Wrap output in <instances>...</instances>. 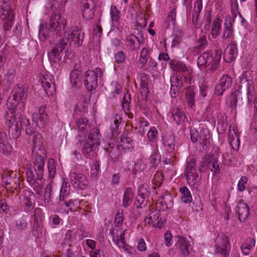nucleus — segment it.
I'll return each instance as SVG.
<instances>
[{"mask_svg":"<svg viewBox=\"0 0 257 257\" xmlns=\"http://www.w3.org/2000/svg\"><path fill=\"white\" fill-rule=\"evenodd\" d=\"M69 188L70 187L67 186L66 184L65 186L63 185L60 191V201H64L67 196H68L70 193Z\"/></svg>","mask_w":257,"mask_h":257,"instance_id":"obj_55","label":"nucleus"},{"mask_svg":"<svg viewBox=\"0 0 257 257\" xmlns=\"http://www.w3.org/2000/svg\"><path fill=\"white\" fill-rule=\"evenodd\" d=\"M48 169L49 176L53 177L56 171L54 159L51 158L49 159L48 161Z\"/></svg>","mask_w":257,"mask_h":257,"instance_id":"obj_57","label":"nucleus"},{"mask_svg":"<svg viewBox=\"0 0 257 257\" xmlns=\"http://www.w3.org/2000/svg\"><path fill=\"white\" fill-rule=\"evenodd\" d=\"M233 29L232 28V24L231 21L225 22L222 37L223 39H226L230 38L233 35Z\"/></svg>","mask_w":257,"mask_h":257,"instance_id":"obj_39","label":"nucleus"},{"mask_svg":"<svg viewBox=\"0 0 257 257\" xmlns=\"http://www.w3.org/2000/svg\"><path fill=\"white\" fill-rule=\"evenodd\" d=\"M82 16L88 21L92 19L94 15L95 5L93 0H83L81 3Z\"/></svg>","mask_w":257,"mask_h":257,"instance_id":"obj_14","label":"nucleus"},{"mask_svg":"<svg viewBox=\"0 0 257 257\" xmlns=\"http://www.w3.org/2000/svg\"><path fill=\"white\" fill-rule=\"evenodd\" d=\"M125 230L119 233L118 230L111 233L113 241L119 248L123 249L125 253H131L130 247L124 241Z\"/></svg>","mask_w":257,"mask_h":257,"instance_id":"obj_13","label":"nucleus"},{"mask_svg":"<svg viewBox=\"0 0 257 257\" xmlns=\"http://www.w3.org/2000/svg\"><path fill=\"white\" fill-rule=\"evenodd\" d=\"M15 14L10 7V0L0 1V19L4 21V30L7 31L11 29L13 24Z\"/></svg>","mask_w":257,"mask_h":257,"instance_id":"obj_4","label":"nucleus"},{"mask_svg":"<svg viewBox=\"0 0 257 257\" xmlns=\"http://www.w3.org/2000/svg\"><path fill=\"white\" fill-rule=\"evenodd\" d=\"M93 30V34L91 44L93 46L97 47L100 44V38L102 33V29L99 25L96 24L94 26Z\"/></svg>","mask_w":257,"mask_h":257,"instance_id":"obj_22","label":"nucleus"},{"mask_svg":"<svg viewBox=\"0 0 257 257\" xmlns=\"http://www.w3.org/2000/svg\"><path fill=\"white\" fill-rule=\"evenodd\" d=\"M180 191L181 193V200L185 203H189L192 201V198L189 189L183 186L180 188Z\"/></svg>","mask_w":257,"mask_h":257,"instance_id":"obj_38","label":"nucleus"},{"mask_svg":"<svg viewBox=\"0 0 257 257\" xmlns=\"http://www.w3.org/2000/svg\"><path fill=\"white\" fill-rule=\"evenodd\" d=\"M230 249L229 240L228 237L223 234L219 235L215 240L216 252L224 254L225 256Z\"/></svg>","mask_w":257,"mask_h":257,"instance_id":"obj_11","label":"nucleus"},{"mask_svg":"<svg viewBox=\"0 0 257 257\" xmlns=\"http://www.w3.org/2000/svg\"><path fill=\"white\" fill-rule=\"evenodd\" d=\"M103 74V71L99 67L94 70H89L85 72L84 83L88 91H91L96 89L98 86V78H100Z\"/></svg>","mask_w":257,"mask_h":257,"instance_id":"obj_6","label":"nucleus"},{"mask_svg":"<svg viewBox=\"0 0 257 257\" xmlns=\"http://www.w3.org/2000/svg\"><path fill=\"white\" fill-rule=\"evenodd\" d=\"M170 66L174 71L180 72L188 71V68L185 64L176 60H171L170 62Z\"/></svg>","mask_w":257,"mask_h":257,"instance_id":"obj_35","label":"nucleus"},{"mask_svg":"<svg viewBox=\"0 0 257 257\" xmlns=\"http://www.w3.org/2000/svg\"><path fill=\"white\" fill-rule=\"evenodd\" d=\"M199 143L206 145L210 138L208 131L206 129L201 130L199 134Z\"/></svg>","mask_w":257,"mask_h":257,"instance_id":"obj_46","label":"nucleus"},{"mask_svg":"<svg viewBox=\"0 0 257 257\" xmlns=\"http://www.w3.org/2000/svg\"><path fill=\"white\" fill-rule=\"evenodd\" d=\"M196 45L194 47V51L198 54L206 48L208 45V41L206 36L204 35L199 37L196 42Z\"/></svg>","mask_w":257,"mask_h":257,"instance_id":"obj_31","label":"nucleus"},{"mask_svg":"<svg viewBox=\"0 0 257 257\" xmlns=\"http://www.w3.org/2000/svg\"><path fill=\"white\" fill-rule=\"evenodd\" d=\"M72 185L75 188L84 189L87 185L86 177L83 174L71 172L69 175Z\"/></svg>","mask_w":257,"mask_h":257,"instance_id":"obj_15","label":"nucleus"},{"mask_svg":"<svg viewBox=\"0 0 257 257\" xmlns=\"http://www.w3.org/2000/svg\"><path fill=\"white\" fill-rule=\"evenodd\" d=\"M84 35V32L76 28L72 31H69L67 34H65V37L67 39L65 40L67 42H69L70 45L78 47L82 44Z\"/></svg>","mask_w":257,"mask_h":257,"instance_id":"obj_9","label":"nucleus"},{"mask_svg":"<svg viewBox=\"0 0 257 257\" xmlns=\"http://www.w3.org/2000/svg\"><path fill=\"white\" fill-rule=\"evenodd\" d=\"M247 182V178L245 176H242L239 180L237 184V189L240 192H242L245 189V185Z\"/></svg>","mask_w":257,"mask_h":257,"instance_id":"obj_61","label":"nucleus"},{"mask_svg":"<svg viewBox=\"0 0 257 257\" xmlns=\"http://www.w3.org/2000/svg\"><path fill=\"white\" fill-rule=\"evenodd\" d=\"M231 126H230L228 135V141L233 149L237 150L240 145L239 137L235 131L234 126H233L232 130H231Z\"/></svg>","mask_w":257,"mask_h":257,"instance_id":"obj_20","label":"nucleus"},{"mask_svg":"<svg viewBox=\"0 0 257 257\" xmlns=\"http://www.w3.org/2000/svg\"><path fill=\"white\" fill-rule=\"evenodd\" d=\"M134 197V190L131 188L125 189L123 194L122 206L126 208L131 205Z\"/></svg>","mask_w":257,"mask_h":257,"instance_id":"obj_29","label":"nucleus"},{"mask_svg":"<svg viewBox=\"0 0 257 257\" xmlns=\"http://www.w3.org/2000/svg\"><path fill=\"white\" fill-rule=\"evenodd\" d=\"M255 245L254 238L248 237L240 246L242 253L245 255H249L254 249Z\"/></svg>","mask_w":257,"mask_h":257,"instance_id":"obj_21","label":"nucleus"},{"mask_svg":"<svg viewBox=\"0 0 257 257\" xmlns=\"http://www.w3.org/2000/svg\"><path fill=\"white\" fill-rule=\"evenodd\" d=\"M100 171V165L99 162L95 160L92 163L91 173L94 176H96Z\"/></svg>","mask_w":257,"mask_h":257,"instance_id":"obj_63","label":"nucleus"},{"mask_svg":"<svg viewBox=\"0 0 257 257\" xmlns=\"http://www.w3.org/2000/svg\"><path fill=\"white\" fill-rule=\"evenodd\" d=\"M252 82L248 81L247 79L242 80L240 82V84L238 86L236 91L234 92V94H232L230 96H243L247 95L252 96L254 95V86L252 85Z\"/></svg>","mask_w":257,"mask_h":257,"instance_id":"obj_10","label":"nucleus"},{"mask_svg":"<svg viewBox=\"0 0 257 257\" xmlns=\"http://www.w3.org/2000/svg\"><path fill=\"white\" fill-rule=\"evenodd\" d=\"M34 224H42L43 221V213L42 210L37 208L35 209L34 214Z\"/></svg>","mask_w":257,"mask_h":257,"instance_id":"obj_50","label":"nucleus"},{"mask_svg":"<svg viewBox=\"0 0 257 257\" xmlns=\"http://www.w3.org/2000/svg\"><path fill=\"white\" fill-rule=\"evenodd\" d=\"M101 138V135L99 132V130L96 127H94L89 132L87 140L99 146Z\"/></svg>","mask_w":257,"mask_h":257,"instance_id":"obj_26","label":"nucleus"},{"mask_svg":"<svg viewBox=\"0 0 257 257\" xmlns=\"http://www.w3.org/2000/svg\"><path fill=\"white\" fill-rule=\"evenodd\" d=\"M76 125L80 132L85 135V132L87 131V120L85 118H78L76 122Z\"/></svg>","mask_w":257,"mask_h":257,"instance_id":"obj_44","label":"nucleus"},{"mask_svg":"<svg viewBox=\"0 0 257 257\" xmlns=\"http://www.w3.org/2000/svg\"><path fill=\"white\" fill-rule=\"evenodd\" d=\"M11 146L7 141V135L5 133H0V152L8 155L11 151Z\"/></svg>","mask_w":257,"mask_h":257,"instance_id":"obj_23","label":"nucleus"},{"mask_svg":"<svg viewBox=\"0 0 257 257\" xmlns=\"http://www.w3.org/2000/svg\"><path fill=\"white\" fill-rule=\"evenodd\" d=\"M97 147L98 146L86 140L82 149V153L87 155L95 150Z\"/></svg>","mask_w":257,"mask_h":257,"instance_id":"obj_42","label":"nucleus"},{"mask_svg":"<svg viewBox=\"0 0 257 257\" xmlns=\"http://www.w3.org/2000/svg\"><path fill=\"white\" fill-rule=\"evenodd\" d=\"M21 97H8L7 106L8 110L5 114L6 123L9 126V134L12 138L16 139L21 135L22 129L25 128L27 135L33 134L34 128L30 126V120L23 116L20 112H16L15 109L19 106L20 109L24 108V102Z\"/></svg>","mask_w":257,"mask_h":257,"instance_id":"obj_1","label":"nucleus"},{"mask_svg":"<svg viewBox=\"0 0 257 257\" xmlns=\"http://www.w3.org/2000/svg\"><path fill=\"white\" fill-rule=\"evenodd\" d=\"M70 79L73 87H79L82 84L81 75L77 74L75 72H71Z\"/></svg>","mask_w":257,"mask_h":257,"instance_id":"obj_41","label":"nucleus"},{"mask_svg":"<svg viewBox=\"0 0 257 257\" xmlns=\"http://www.w3.org/2000/svg\"><path fill=\"white\" fill-rule=\"evenodd\" d=\"M32 153L36 158L34 162L33 170L31 168L27 170V180L31 184L37 182L43 177L44 172L46 151L42 147L41 143H37L36 140L33 141Z\"/></svg>","mask_w":257,"mask_h":257,"instance_id":"obj_2","label":"nucleus"},{"mask_svg":"<svg viewBox=\"0 0 257 257\" xmlns=\"http://www.w3.org/2000/svg\"><path fill=\"white\" fill-rule=\"evenodd\" d=\"M42 85L47 96H53L56 94V88L54 83L47 81L46 78L44 77L42 80Z\"/></svg>","mask_w":257,"mask_h":257,"instance_id":"obj_28","label":"nucleus"},{"mask_svg":"<svg viewBox=\"0 0 257 257\" xmlns=\"http://www.w3.org/2000/svg\"><path fill=\"white\" fill-rule=\"evenodd\" d=\"M160 216V212L159 210H153L146 216L144 219L145 225H149L152 223L153 224L156 223Z\"/></svg>","mask_w":257,"mask_h":257,"instance_id":"obj_32","label":"nucleus"},{"mask_svg":"<svg viewBox=\"0 0 257 257\" xmlns=\"http://www.w3.org/2000/svg\"><path fill=\"white\" fill-rule=\"evenodd\" d=\"M66 21L62 19L59 13H53L51 15L49 22V27L47 28L43 24L39 26V38L41 41L48 39L51 33L52 35H57L58 33L63 31L66 26Z\"/></svg>","mask_w":257,"mask_h":257,"instance_id":"obj_3","label":"nucleus"},{"mask_svg":"<svg viewBox=\"0 0 257 257\" xmlns=\"http://www.w3.org/2000/svg\"><path fill=\"white\" fill-rule=\"evenodd\" d=\"M133 142L132 140L125 137L124 136L121 137L119 145L122 150L124 151L132 150L133 148Z\"/></svg>","mask_w":257,"mask_h":257,"instance_id":"obj_36","label":"nucleus"},{"mask_svg":"<svg viewBox=\"0 0 257 257\" xmlns=\"http://www.w3.org/2000/svg\"><path fill=\"white\" fill-rule=\"evenodd\" d=\"M177 245L184 256L189 255V243L185 238L179 237Z\"/></svg>","mask_w":257,"mask_h":257,"instance_id":"obj_30","label":"nucleus"},{"mask_svg":"<svg viewBox=\"0 0 257 257\" xmlns=\"http://www.w3.org/2000/svg\"><path fill=\"white\" fill-rule=\"evenodd\" d=\"M207 65H211L209 70L211 71H214L218 67L221 57L222 50L218 49L214 53L207 52Z\"/></svg>","mask_w":257,"mask_h":257,"instance_id":"obj_12","label":"nucleus"},{"mask_svg":"<svg viewBox=\"0 0 257 257\" xmlns=\"http://www.w3.org/2000/svg\"><path fill=\"white\" fill-rule=\"evenodd\" d=\"M114 58L117 63H121L124 62L125 55L123 52L120 51L115 54Z\"/></svg>","mask_w":257,"mask_h":257,"instance_id":"obj_64","label":"nucleus"},{"mask_svg":"<svg viewBox=\"0 0 257 257\" xmlns=\"http://www.w3.org/2000/svg\"><path fill=\"white\" fill-rule=\"evenodd\" d=\"M28 87L24 85L18 86L16 89V93L20 95V96H28Z\"/></svg>","mask_w":257,"mask_h":257,"instance_id":"obj_60","label":"nucleus"},{"mask_svg":"<svg viewBox=\"0 0 257 257\" xmlns=\"http://www.w3.org/2000/svg\"><path fill=\"white\" fill-rule=\"evenodd\" d=\"M23 206L24 211L29 212L32 210L35 205V195L31 191L26 190L23 192Z\"/></svg>","mask_w":257,"mask_h":257,"instance_id":"obj_16","label":"nucleus"},{"mask_svg":"<svg viewBox=\"0 0 257 257\" xmlns=\"http://www.w3.org/2000/svg\"><path fill=\"white\" fill-rule=\"evenodd\" d=\"M219 83L221 86L226 89H228L230 88L232 84L231 78L228 75H223L222 78L220 79Z\"/></svg>","mask_w":257,"mask_h":257,"instance_id":"obj_49","label":"nucleus"},{"mask_svg":"<svg viewBox=\"0 0 257 257\" xmlns=\"http://www.w3.org/2000/svg\"><path fill=\"white\" fill-rule=\"evenodd\" d=\"M238 51L235 44H230L224 51L223 58L227 62L233 61L237 55Z\"/></svg>","mask_w":257,"mask_h":257,"instance_id":"obj_19","label":"nucleus"},{"mask_svg":"<svg viewBox=\"0 0 257 257\" xmlns=\"http://www.w3.org/2000/svg\"><path fill=\"white\" fill-rule=\"evenodd\" d=\"M32 120L37 127H43L47 123V115L45 113V108L40 107L38 111L35 112L32 116Z\"/></svg>","mask_w":257,"mask_h":257,"instance_id":"obj_17","label":"nucleus"},{"mask_svg":"<svg viewBox=\"0 0 257 257\" xmlns=\"http://www.w3.org/2000/svg\"><path fill=\"white\" fill-rule=\"evenodd\" d=\"M170 83L171 85L180 88L182 84L181 77L177 74H174L170 78Z\"/></svg>","mask_w":257,"mask_h":257,"instance_id":"obj_54","label":"nucleus"},{"mask_svg":"<svg viewBox=\"0 0 257 257\" xmlns=\"http://www.w3.org/2000/svg\"><path fill=\"white\" fill-rule=\"evenodd\" d=\"M169 115L174 118V121L177 124H181L186 119V116L183 112L179 108H175L172 109Z\"/></svg>","mask_w":257,"mask_h":257,"instance_id":"obj_24","label":"nucleus"},{"mask_svg":"<svg viewBox=\"0 0 257 257\" xmlns=\"http://www.w3.org/2000/svg\"><path fill=\"white\" fill-rule=\"evenodd\" d=\"M153 152L150 157V162L153 167L156 166L161 161V156L158 151V147L157 144L151 145Z\"/></svg>","mask_w":257,"mask_h":257,"instance_id":"obj_27","label":"nucleus"},{"mask_svg":"<svg viewBox=\"0 0 257 257\" xmlns=\"http://www.w3.org/2000/svg\"><path fill=\"white\" fill-rule=\"evenodd\" d=\"M109 156L111 159L115 162L119 158L120 153L118 146H112L108 150Z\"/></svg>","mask_w":257,"mask_h":257,"instance_id":"obj_45","label":"nucleus"},{"mask_svg":"<svg viewBox=\"0 0 257 257\" xmlns=\"http://www.w3.org/2000/svg\"><path fill=\"white\" fill-rule=\"evenodd\" d=\"M2 182L5 184V187L7 189H14L12 191L14 193V190L16 191V194L19 193L20 184L19 178L13 173L5 172L2 176Z\"/></svg>","mask_w":257,"mask_h":257,"instance_id":"obj_7","label":"nucleus"},{"mask_svg":"<svg viewBox=\"0 0 257 257\" xmlns=\"http://www.w3.org/2000/svg\"><path fill=\"white\" fill-rule=\"evenodd\" d=\"M148 53L149 50L146 48H144L141 52L139 62L142 64V67L145 66L148 61Z\"/></svg>","mask_w":257,"mask_h":257,"instance_id":"obj_52","label":"nucleus"},{"mask_svg":"<svg viewBox=\"0 0 257 257\" xmlns=\"http://www.w3.org/2000/svg\"><path fill=\"white\" fill-rule=\"evenodd\" d=\"M68 44L65 39H60L58 43H57L51 51L48 53V57L50 61L54 63H58L62 57V56H60V53L65 50Z\"/></svg>","mask_w":257,"mask_h":257,"instance_id":"obj_8","label":"nucleus"},{"mask_svg":"<svg viewBox=\"0 0 257 257\" xmlns=\"http://www.w3.org/2000/svg\"><path fill=\"white\" fill-rule=\"evenodd\" d=\"M148 197H144L140 195H138L136 198L135 205L138 208H143L146 206L148 202Z\"/></svg>","mask_w":257,"mask_h":257,"instance_id":"obj_51","label":"nucleus"},{"mask_svg":"<svg viewBox=\"0 0 257 257\" xmlns=\"http://www.w3.org/2000/svg\"><path fill=\"white\" fill-rule=\"evenodd\" d=\"M208 167L211 171L217 174L220 172L219 166L216 158H213L208 163Z\"/></svg>","mask_w":257,"mask_h":257,"instance_id":"obj_47","label":"nucleus"},{"mask_svg":"<svg viewBox=\"0 0 257 257\" xmlns=\"http://www.w3.org/2000/svg\"><path fill=\"white\" fill-rule=\"evenodd\" d=\"M111 19L112 26L117 27L118 25V20L120 18V12L115 6H111L110 8Z\"/></svg>","mask_w":257,"mask_h":257,"instance_id":"obj_37","label":"nucleus"},{"mask_svg":"<svg viewBox=\"0 0 257 257\" xmlns=\"http://www.w3.org/2000/svg\"><path fill=\"white\" fill-rule=\"evenodd\" d=\"M126 42L127 46L129 47L132 51H135L139 49L141 44L139 39L133 34L127 37Z\"/></svg>","mask_w":257,"mask_h":257,"instance_id":"obj_25","label":"nucleus"},{"mask_svg":"<svg viewBox=\"0 0 257 257\" xmlns=\"http://www.w3.org/2000/svg\"><path fill=\"white\" fill-rule=\"evenodd\" d=\"M120 124V117L116 116V117L111 123L110 130L113 137L116 136L118 135V130Z\"/></svg>","mask_w":257,"mask_h":257,"instance_id":"obj_40","label":"nucleus"},{"mask_svg":"<svg viewBox=\"0 0 257 257\" xmlns=\"http://www.w3.org/2000/svg\"><path fill=\"white\" fill-rule=\"evenodd\" d=\"M149 188V186L147 184H140L138 189V195L143 196L145 198H149L150 195Z\"/></svg>","mask_w":257,"mask_h":257,"instance_id":"obj_48","label":"nucleus"},{"mask_svg":"<svg viewBox=\"0 0 257 257\" xmlns=\"http://www.w3.org/2000/svg\"><path fill=\"white\" fill-rule=\"evenodd\" d=\"M221 26V21L219 19L213 21L212 29L211 35L213 38H216L220 33Z\"/></svg>","mask_w":257,"mask_h":257,"instance_id":"obj_43","label":"nucleus"},{"mask_svg":"<svg viewBox=\"0 0 257 257\" xmlns=\"http://www.w3.org/2000/svg\"><path fill=\"white\" fill-rule=\"evenodd\" d=\"M207 57V52H203L197 59V64L199 67H206V57Z\"/></svg>","mask_w":257,"mask_h":257,"instance_id":"obj_59","label":"nucleus"},{"mask_svg":"<svg viewBox=\"0 0 257 257\" xmlns=\"http://www.w3.org/2000/svg\"><path fill=\"white\" fill-rule=\"evenodd\" d=\"M43 231V227L42 224H34L33 234L37 237H40L42 236Z\"/></svg>","mask_w":257,"mask_h":257,"instance_id":"obj_56","label":"nucleus"},{"mask_svg":"<svg viewBox=\"0 0 257 257\" xmlns=\"http://www.w3.org/2000/svg\"><path fill=\"white\" fill-rule=\"evenodd\" d=\"M146 168V164L141 160H138L136 162L130 163L127 168L128 171L136 173L138 172L143 171Z\"/></svg>","mask_w":257,"mask_h":257,"instance_id":"obj_33","label":"nucleus"},{"mask_svg":"<svg viewBox=\"0 0 257 257\" xmlns=\"http://www.w3.org/2000/svg\"><path fill=\"white\" fill-rule=\"evenodd\" d=\"M199 173L195 161L191 160L189 161L185 169V176H186L188 184L194 188H197L200 184L201 176Z\"/></svg>","mask_w":257,"mask_h":257,"instance_id":"obj_5","label":"nucleus"},{"mask_svg":"<svg viewBox=\"0 0 257 257\" xmlns=\"http://www.w3.org/2000/svg\"><path fill=\"white\" fill-rule=\"evenodd\" d=\"M148 140L152 142L153 144H156L157 136L158 135V131L155 127H152L148 133Z\"/></svg>","mask_w":257,"mask_h":257,"instance_id":"obj_53","label":"nucleus"},{"mask_svg":"<svg viewBox=\"0 0 257 257\" xmlns=\"http://www.w3.org/2000/svg\"><path fill=\"white\" fill-rule=\"evenodd\" d=\"M75 239V236L74 233H73V230L71 229H69L67 231L65 238H64V242L65 243L70 244L72 242V241Z\"/></svg>","mask_w":257,"mask_h":257,"instance_id":"obj_58","label":"nucleus"},{"mask_svg":"<svg viewBox=\"0 0 257 257\" xmlns=\"http://www.w3.org/2000/svg\"><path fill=\"white\" fill-rule=\"evenodd\" d=\"M16 225L17 228L18 230H22L26 228L27 223L26 219L24 218H20L19 220L16 221Z\"/></svg>","mask_w":257,"mask_h":257,"instance_id":"obj_62","label":"nucleus"},{"mask_svg":"<svg viewBox=\"0 0 257 257\" xmlns=\"http://www.w3.org/2000/svg\"><path fill=\"white\" fill-rule=\"evenodd\" d=\"M175 137L172 135L166 136L164 138V144L166 150L172 153L175 150Z\"/></svg>","mask_w":257,"mask_h":257,"instance_id":"obj_34","label":"nucleus"},{"mask_svg":"<svg viewBox=\"0 0 257 257\" xmlns=\"http://www.w3.org/2000/svg\"><path fill=\"white\" fill-rule=\"evenodd\" d=\"M235 211L238 215V219L240 222H244L249 214L248 206L242 201H239L237 203L235 207Z\"/></svg>","mask_w":257,"mask_h":257,"instance_id":"obj_18","label":"nucleus"}]
</instances>
